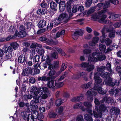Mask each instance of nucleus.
<instances>
[{"label": "nucleus", "instance_id": "nucleus-27", "mask_svg": "<svg viewBox=\"0 0 121 121\" xmlns=\"http://www.w3.org/2000/svg\"><path fill=\"white\" fill-rule=\"evenodd\" d=\"M99 38L98 37H94L92 39V41L89 43V45L91 46H93L95 45V44L97 43L98 41Z\"/></svg>", "mask_w": 121, "mask_h": 121}, {"label": "nucleus", "instance_id": "nucleus-60", "mask_svg": "<svg viewBox=\"0 0 121 121\" xmlns=\"http://www.w3.org/2000/svg\"><path fill=\"white\" fill-rule=\"evenodd\" d=\"M32 111H36L38 109V107L36 105H31Z\"/></svg>", "mask_w": 121, "mask_h": 121}, {"label": "nucleus", "instance_id": "nucleus-7", "mask_svg": "<svg viewBox=\"0 0 121 121\" xmlns=\"http://www.w3.org/2000/svg\"><path fill=\"white\" fill-rule=\"evenodd\" d=\"M105 69V66H100L98 67L97 68V73L101 77L107 78L110 76V74L107 72L103 71Z\"/></svg>", "mask_w": 121, "mask_h": 121}, {"label": "nucleus", "instance_id": "nucleus-31", "mask_svg": "<svg viewBox=\"0 0 121 121\" xmlns=\"http://www.w3.org/2000/svg\"><path fill=\"white\" fill-rule=\"evenodd\" d=\"M65 5L64 1H63L60 2L59 4V9L61 12H62L65 9Z\"/></svg>", "mask_w": 121, "mask_h": 121}, {"label": "nucleus", "instance_id": "nucleus-6", "mask_svg": "<svg viewBox=\"0 0 121 121\" xmlns=\"http://www.w3.org/2000/svg\"><path fill=\"white\" fill-rule=\"evenodd\" d=\"M39 92L40 93L39 95L42 99H46L48 97L49 94V90L46 87L42 86L39 88Z\"/></svg>", "mask_w": 121, "mask_h": 121}, {"label": "nucleus", "instance_id": "nucleus-12", "mask_svg": "<svg viewBox=\"0 0 121 121\" xmlns=\"http://www.w3.org/2000/svg\"><path fill=\"white\" fill-rule=\"evenodd\" d=\"M107 77L108 78V80L107 81L105 82V84L106 85H109L111 86H113L115 85L116 86H118L119 84V82H117V81L115 80L114 82H112V79L109 77Z\"/></svg>", "mask_w": 121, "mask_h": 121}, {"label": "nucleus", "instance_id": "nucleus-13", "mask_svg": "<svg viewBox=\"0 0 121 121\" xmlns=\"http://www.w3.org/2000/svg\"><path fill=\"white\" fill-rule=\"evenodd\" d=\"M39 40L40 41L46 43L48 45H51L56 43L53 40L47 39L45 37H40L39 39Z\"/></svg>", "mask_w": 121, "mask_h": 121}, {"label": "nucleus", "instance_id": "nucleus-63", "mask_svg": "<svg viewBox=\"0 0 121 121\" xmlns=\"http://www.w3.org/2000/svg\"><path fill=\"white\" fill-rule=\"evenodd\" d=\"M95 8L94 7H93L91 8L87 12V13L89 15L91 14V13H93L95 11Z\"/></svg>", "mask_w": 121, "mask_h": 121}, {"label": "nucleus", "instance_id": "nucleus-44", "mask_svg": "<svg viewBox=\"0 0 121 121\" xmlns=\"http://www.w3.org/2000/svg\"><path fill=\"white\" fill-rule=\"evenodd\" d=\"M49 79L50 78L49 77H47L46 76H43L42 77H39L38 80L39 81H47L49 80Z\"/></svg>", "mask_w": 121, "mask_h": 121}, {"label": "nucleus", "instance_id": "nucleus-20", "mask_svg": "<svg viewBox=\"0 0 121 121\" xmlns=\"http://www.w3.org/2000/svg\"><path fill=\"white\" fill-rule=\"evenodd\" d=\"M34 114H36V116H35V120H41L44 118L43 114L42 113H39L37 111H34Z\"/></svg>", "mask_w": 121, "mask_h": 121}, {"label": "nucleus", "instance_id": "nucleus-49", "mask_svg": "<svg viewBox=\"0 0 121 121\" xmlns=\"http://www.w3.org/2000/svg\"><path fill=\"white\" fill-rule=\"evenodd\" d=\"M104 41L106 45L108 46L109 45L112 43V40L109 38H107L105 39Z\"/></svg>", "mask_w": 121, "mask_h": 121}, {"label": "nucleus", "instance_id": "nucleus-3", "mask_svg": "<svg viewBox=\"0 0 121 121\" xmlns=\"http://www.w3.org/2000/svg\"><path fill=\"white\" fill-rule=\"evenodd\" d=\"M95 109L97 111L98 113L95 111H93V115L95 117L97 118L101 117L102 114L104 113V114H105L108 111L106 106L104 104H101L99 109L95 106Z\"/></svg>", "mask_w": 121, "mask_h": 121}, {"label": "nucleus", "instance_id": "nucleus-52", "mask_svg": "<svg viewBox=\"0 0 121 121\" xmlns=\"http://www.w3.org/2000/svg\"><path fill=\"white\" fill-rule=\"evenodd\" d=\"M64 85V83L61 82L58 83L56 82V88H59L62 87Z\"/></svg>", "mask_w": 121, "mask_h": 121}, {"label": "nucleus", "instance_id": "nucleus-9", "mask_svg": "<svg viewBox=\"0 0 121 121\" xmlns=\"http://www.w3.org/2000/svg\"><path fill=\"white\" fill-rule=\"evenodd\" d=\"M108 14L110 15L109 18L111 20L116 21L119 20L121 19V15L120 14H114L113 15V13L111 12H109L108 10Z\"/></svg>", "mask_w": 121, "mask_h": 121}, {"label": "nucleus", "instance_id": "nucleus-10", "mask_svg": "<svg viewBox=\"0 0 121 121\" xmlns=\"http://www.w3.org/2000/svg\"><path fill=\"white\" fill-rule=\"evenodd\" d=\"M59 17L63 22H67L71 17L69 15H68L66 12L61 14Z\"/></svg>", "mask_w": 121, "mask_h": 121}, {"label": "nucleus", "instance_id": "nucleus-8", "mask_svg": "<svg viewBox=\"0 0 121 121\" xmlns=\"http://www.w3.org/2000/svg\"><path fill=\"white\" fill-rule=\"evenodd\" d=\"M108 12V9H104L98 12L97 13L94 14L92 15V19L94 21H96L98 19H99L100 17H101L103 14L106 13Z\"/></svg>", "mask_w": 121, "mask_h": 121}, {"label": "nucleus", "instance_id": "nucleus-37", "mask_svg": "<svg viewBox=\"0 0 121 121\" xmlns=\"http://www.w3.org/2000/svg\"><path fill=\"white\" fill-rule=\"evenodd\" d=\"M56 72L54 69L51 70L48 73V75L49 76V78L54 79L55 77L54 76L56 74Z\"/></svg>", "mask_w": 121, "mask_h": 121}, {"label": "nucleus", "instance_id": "nucleus-29", "mask_svg": "<svg viewBox=\"0 0 121 121\" xmlns=\"http://www.w3.org/2000/svg\"><path fill=\"white\" fill-rule=\"evenodd\" d=\"M99 47L100 49L99 52L100 54L103 53L104 52V53L105 51L106 50V46L103 44H100L99 45Z\"/></svg>", "mask_w": 121, "mask_h": 121}, {"label": "nucleus", "instance_id": "nucleus-56", "mask_svg": "<svg viewBox=\"0 0 121 121\" xmlns=\"http://www.w3.org/2000/svg\"><path fill=\"white\" fill-rule=\"evenodd\" d=\"M32 97V95H24L23 98L25 100H26L28 99H31Z\"/></svg>", "mask_w": 121, "mask_h": 121}, {"label": "nucleus", "instance_id": "nucleus-26", "mask_svg": "<svg viewBox=\"0 0 121 121\" xmlns=\"http://www.w3.org/2000/svg\"><path fill=\"white\" fill-rule=\"evenodd\" d=\"M15 32H16L17 36V35L18 37L20 38L25 37L26 35V31H19L18 33H17V30H16Z\"/></svg>", "mask_w": 121, "mask_h": 121}, {"label": "nucleus", "instance_id": "nucleus-58", "mask_svg": "<svg viewBox=\"0 0 121 121\" xmlns=\"http://www.w3.org/2000/svg\"><path fill=\"white\" fill-rule=\"evenodd\" d=\"M51 56L53 58L56 59L58 58L57 53L56 52H54L51 54Z\"/></svg>", "mask_w": 121, "mask_h": 121}, {"label": "nucleus", "instance_id": "nucleus-30", "mask_svg": "<svg viewBox=\"0 0 121 121\" xmlns=\"http://www.w3.org/2000/svg\"><path fill=\"white\" fill-rule=\"evenodd\" d=\"M92 86V83L90 82L86 84H85L82 85V87L83 88H85L86 89H90Z\"/></svg>", "mask_w": 121, "mask_h": 121}, {"label": "nucleus", "instance_id": "nucleus-50", "mask_svg": "<svg viewBox=\"0 0 121 121\" xmlns=\"http://www.w3.org/2000/svg\"><path fill=\"white\" fill-rule=\"evenodd\" d=\"M76 121H84V120L82 116L81 115L77 116L76 118Z\"/></svg>", "mask_w": 121, "mask_h": 121}, {"label": "nucleus", "instance_id": "nucleus-35", "mask_svg": "<svg viewBox=\"0 0 121 121\" xmlns=\"http://www.w3.org/2000/svg\"><path fill=\"white\" fill-rule=\"evenodd\" d=\"M46 25V22L43 20H41L38 24V26L39 28L43 27L45 26Z\"/></svg>", "mask_w": 121, "mask_h": 121}, {"label": "nucleus", "instance_id": "nucleus-2", "mask_svg": "<svg viewBox=\"0 0 121 121\" xmlns=\"http://www.w3.org/2000/svg\"><path fill=\"white\" fill-rule=\"evenodd\" d=\"M83 52L84 55H86V56H89L88 57V63L83 62L81 64V66L84 70L88 71H90L93 70L95 68V66L94 65H90L89 64V63H90L91 61V60L89 61V57L93 58L92 56V57L90 56V53L91 52V51L89 49H85L83 50Z\"/></svg>", "mask_w": 121, "mask_h": 121}, {"label": "nucleus", "instance_id": "nucleus-39", "mask_svg": "<svg viewBox=\"0 0 121 121\" xmlns=\"http://www.w3.org/2000/svg\"><path fill=\"white\" fill-rule=\"evenodd\" d=\"M64 99H60L57 100L55 102L56 105L57 106H59L62 104L63 103L65 102Z\"/></svg>", "mask_w": 121, "mask_h": 121}, {"label": "nucleus", "instance_id": "nucleus-25", "mask_svg": "<svg viewBox=\"0 0 121 121\" xmlns=\"http://www.w3.org/2000/svg\"><path fill=\"white\" fill-rule=\"evenodd\" d=\"M115 90L116 91V93L115 94V96H117V94L119 92H121V89H120L119 88H116L115 89L113 88L111 89L109 91V93L111 94H113L115 92Z\"/></svg>", "mask_w": 121, "mask_h": 121}, {"label": "nucleus", "instance_id": "nucleus-47", "mask_svg": "<svg viewBox=\"0 0 121 121\" xmlns=\"http://www.w3.org/2000/svg\"><path fill=\"white\" fill-rule=\"evenodd\" d=\"M54 22L56 25H57L63 22L59 17L57 19H56L54 20Z\"/></svg>", "mask_w": 121, "mask_h": 121}, {"label": "nucleus", "instance_id": "nucleus-40", "mask_svg": "<svg viewBox=\"0 0 121 121\" xmlns=\"http://www.w3.org/2000/svg\"><path fill=\"white\" fill-rule=\"evenodd\" d=\"M82 105L85 106L87 108H90L92 107V105L91 102L87 101H85L83 103Z\"/></svg>", "mask_w": 121, "mask_h": 121}, {"label": "nucleus", "instance_id": "nucleus-17", "mask_svg": "<svg viewBox=\"0 0 121 121\" xmlns=\"http://www.w3.org/2000/svg\"><path fill=\"white\" fill-rule=\"evenodd\" d=\"M83 31L82 30H80L75 31L73 35V38L74 40L77 39L78 37V35L82 36L83 35Z\"/></svg>", "mask_w": 121, "mask_h": 121}, {"label": "nucleus", "instance_id": "nucleus-19", "mask_svg": "<svg viewBox=\"0 0 121 121\" xmlns=\"http://www.w3.org/2000/svg\"><path fill=\"white\" fill-rule=\"evenodd\" d=\"M27 57L25 56L24 55H20L18 58V62L21 64H25L27 60Z\"/></svg>", "mask_w": 121, "mask_h": 121}, {"label": "nucleus", "instance_id": "nucleus-43", "mask_svg": "<svg viewBox=\"0 0 121 121\" xmlns=\"http://www.w3.org/2000/svg\"><path fill=\"white\" fill-rule=\"evenodd\" d=\"M82 102L77 103L73 105V108L75 109L80 108L81 106H82Z\"/></svg>", "mask_w": 121, "mask_h": 121}, {"label": "nucleus", "instance_id": "nucleus-21", "mask_svg": "<svg viewBox=\"0 0 121 121\" xmlns=\"http://www.w3.org/2000/svg\"><path fill=\"white\" fill-rule=\"evenodd\" d=\"M83 98V94H81L80 96H78L73 98L71 99V101L73 102H79L82 100Z\"/></svg>", "mask_w": 121, "mask_h": 121}, {"label": "nucleus", "instance_id": "nucleus-42", "mask_svg": "<svg viewBox=\"0 0 121 121\" xmlns=\"http://www.w3.org/2000/svg\"><path fill=\"white\" fill-rule=\"evenodd\" d=\"M67 66V65L65 63H63L62 64L60 70L58 72L59 74H60L62 72L64 71Z\"/></svg>", "mask_w": 121, "mask_h": 121}, {"label": "nucleus", "instance_id": "nucleus-38", "mask_svg": "<svg viewBox=\"0 0 121 121\" xmlns=\"http://www.w3.org/2000/svg\"><path fill=\"white\" fill-rule=\"evenodd\" d=\"M44 52V51L43 49H41L39 50L38 53L40 56H42L41 59L43 61H44L46 59V58L43 56Z\"/></svg>", "mask_w": 121, "mask_h": 121}, {"label": "nucleus", "instance_id": "nucleus-16", "mask_svg": "<svg viewBox=\"0 0 121 121\" xmlns=\"http://www.w3.org/2000/svg\"><path fill=\"white\" fill-rule=\"evenodd\" d=\"M36 114H37L36 113ZM36 114H34V111H32L31 114H29L27 116V121H35V116H36Z\"/></svg>", "mask_w": 121, "mask_h": 121}, {"label": "nucleus", "instance_id": "nucleus-36", "mask_svg": "<svg viewBox=\"0 0 121 121\" xmlns=\"http://www.w3.org/2000/svg\"><path fill=\"white\" fill-rule=\"evenodd\" d=\"M67 12L68 13V14L70 15V17H72L73 16V13L71 11V5L70 4H67Z\"/></svg>", "mask_w": 121, "mask_h": 121}, {"label": "nucleus", "instance_id": "nucleus-61", "mask_svg": "<svg viewBox=\"0 0 121 121\" xmlns=\"http://www.w3.org/2000/svg\"><path fill=\"white\" fill-rule=\"evenodd\" d=\"M12 52H9L7 54L5 55V59H10L12 57Z\"/></svg>", "mask_w": 121, "mask_h": 121}, {"label": "nucleus", "instance_id": "nucleus-14", "mask_svg": "<svg viewBox=\"0 0 121 121\" xmlns=\"http://www.w3.org/2000/svg\"><path fill=\"white\" fill-rule=\"evenodd\" d=\"M87 111L88 113L90 114V115L87 114H85L84 116V119L87 121H92L91 117L92 115V110L88 109Z\"/></svg>", "mask_w": 121, "mask_h": 121}, {"label": "nucleus", "instance_id": "nucleus-55", "mask_svg": "<svg viewBox=\"0 0 121 121\" xmlns=\"http://www.w3.org/2000/svg\"><path fill=\"white\" fill-rule=\"evenodd\" d=\"M57 50L60 53L62 56H65L66 54L65 52L63 51L60 48H57Z\"/></svg>", "mask_w": 121, "mask_h": 121}, {"label": "nucleus", "instance_id": "nucleus-64", "mask_svg": "<svg viewBox=\"0 0 121 121\" xmlns=\"http://www.w3.org/2000/svg\"><path fill=\"white\" fill-rule=\"evenodd\" d=\"M116 71L118 72V73L119 76L121 77V68L119 66H118L116 68Z\"/></svg>", "mask_w": 121, "mask_h": 121}, {"label": "nucleus", "instance_id": "nucleus-45", "mask_svg": "<svg viewBox=\"0 0 121 121\" xmlns=\"http://www.w3.org/2000/svg\"><path fill=\"white\" fill-rule=\"evenodd\" d=\"M68 72H65L58 79V81H60L62 80L65 77L66 75L68 74Z\"/></svg>", "mask_w": 121, "mask_h": 121}, {"label": "nucleus", "instance_id": "nucleus-32", "mask_svg": "<svg viewBox=\"0 0 121 121\" xmlns=\"http://www.w3.org/2000/svg\"><path fill=\"white\" fill-rule=\"evenodd\" d=\"M2 49L4 53H7L8 52H12L11 48L9 46L7 47L6 45H4L2 48Z\"/></svg>", "mask_w": 121, "mask_h": 121}, {"label": "nucleus", "instance_id": "nucleus-1", "mask_svg": "<svg viewBox=\"0 0 121 121\" xmlns=\"http://www.w3.org/2000/svg\"><path fill=\"white\" fill-rule=\"evenodd\" d=\"M99 75L98 73H95L94 79L95 82L96 83L95 85L93 88L90 89L88 91L86 94V95L87 96H95L97 94L96 91L98 92L101 94H104L106 93L105 91L102 90L101 86L104 84V82L102 83H101L102 79L99 77Z\"/></svg>", "mask_w": 121, "mask_h": 121}, {"label": "nucleus", "instance_id": "nucleus-4", "mask_svg": "<svg viewBox=\"0 0 121 121\" xmlns=\"http://www.w3.org/2000/svg\"><path fill=\"white\" fill-rule=\"evenodd\" d=\"M100 53L99 52H94L92 53L93 58L89 57V61L91 60V62H97L98 61H101L105 60L106 59L105 55L104 54L100 55Z\"/></svg>", "mask_w": 121, "mask_h": 121}, {"label": "nucleus", "instance_id": "nucleus-24", "mask_svg": "<svg viewBox=\"0 0 121 121\" xmlns=\"http://www.w3.org/2000/svg\"><path fill=\"white\" fill-rule=\"evenodd\" d=\"M9 47L11 48L12 52L13 51V49L14 50H16L18 47L19 45L16 42H13L11 43L10 44Z\"/></svg>", "mask_w": 121, "mask_h": 121}, {"label": "nucleus", "instance_id": "nucleus-22", "mask_svg": "<svg viewBox=\"0 0 121 121\" xmlns=\"http://www.w3.org/2000/svg\"><path fill=\"white\" fill-rule=\"evenodd\" d=\"M47 86L50 88L53 89L56 88V82L53 80L49 82L47 84Z\"/></svg>", "mask_w": 121, "mask_h": 121}, {"label": "nucleus", "instance_id": "nucleus-46", "mask_svg": "<svg viewBox=\"0 0 121 121\" xmlns=\"http://www.w3.org/2000/svg\"><path fill=\"white\" fill-rule=\"evenodd\" d=\"M32 25V23L30 22H28L26 24H25L27 30L29 31L31 29Z\"/></svg>", "mask_w": 121, "mask_h": 121}, {"label": "nucleus", "instance_id": "nucleus-15", "mask_svg": "<svg viewBox=\"0 0 121 121\" xmlns=\"http://www.w3.org/2000/svg\"><path fill=\"white\" fill-rule=\"evenodd\" d=\"M32 73V68L30 67H27L24 70L22 73V75L24 76H27Z\"/></svg>", "mask_w": 121, "mask_h": 121}, {"label": "nucleus", "instance_id": "nucleus-34", "mask_svg": "<svg viewBox=\"0 0 121 121\" xmlns=\"http://www.w3.org/2000/svg\"><path fill=\"white\" fill-rule=\"evenodd\" d=\"M50 8L53 10L56 11L57 9V5L56 3L54 2H52L50 3Z\"/></svg>", "mask_w": 121, "mask_h": 121}, {"label": "nucleus", "instance_id": "nucleus-5", "mask_svg": "<svg viewBox=\"0 0 121 121\" xmlns=\"http://www.w3.org/2000/svg\"><path fill=\"white\" fill-rule=\"evenodd\" d=\"M37 47L41 48L42 47V46L40 44H38L35 43H32L31 44L30 48V51L31 53L29 57L30 59H32L34 55L35 49Z\"/></svg>", "mask_w": 121, "mask_h": 121}, {"label": "nucleus", "instance_id": "nucleus-48", "mask_svg": "<svg viewBox=\"0 0 121 121\" xmlns=\"http://www.w3.org/2000/svg\"><path fill=\"white\" fill-rule=\"evenodd\" d=\"M80 77L79 73H78L73 74V75L71 76V78L72 79H78Z\"/></svg>", "mask_w": 121, "mask_h": 121}, {"label": "nucleus", "instance_id": "nucleus-53", "mask_svg": "<svg viewBox=\"0 0 121 121\" xmlns=\"http://www.w3.org/2000/svg\"><path fill=\"white\" fill-rule=\"evenodd\" d=\"M56 115L57 114L56 113L51 112L49 113L48 114V116L50 118H55Z\"/></svg>", "mask_w": 121, "mask_h": 121}, {"label": "nucleus", "instance_id": "nucleus-54", "mask_svg": "<svg viewBox=\"0 0 121 121\" xmlns=\"http://www.w3.org/2000/svg\"><path fill=\"white\" fill-rule=\"evenodd\" d=\"M113 26L115 28H118L121 27V22H118L115 23Z\"/></svg>", "mask_w": 121, "mask_h": 121}, {"label": "nucleus", "instance_id": "nucleus-57", "mask_svg": "<svg viewBox=\"0 0 121 121\" xmlns=\"http://www.w3.org/2000/svg\"><path fill=\"white\" fill-rule=\"evenodd\" d=\"M110 3L109 1H107L105 3L103 4V8L104 9L108 8L109 7Z\"/></svg>", "mask_w": 121, "mask_h": 121}, {"label": "nucleus", "instance_id": "nucleus-62", "mask_svg": "<svg viewBox=\"0 0 121 121\" xmlns=\"http://www.w3.org/2000/svg\"><path fill=\"white\" fill-rule=\"evenodd\" d=\"M44 10L43 9H39L37 11V13L40 15L44 14Z\"/></svg>", "mask_w": 121, "mask_h": 121}, {"label": "nucleus", "instance_id": "nucleus-41", "mask_svg": "<svg viewBox=\"0 0 121 121\" xmlns=\"http://www.w3.org/2000/svg\"><path fill=\"white\" fill-rule=\"evenodd\" d=\"M39 95H35L33 97V98L34 99V103L35 104L39 103V99L40 98Z\"/></svg>", "mask_w": 121, "mask_h": 121}, {"label": "nucleus", "instance_id": "nucleus-51", "mask_svg": "<svg viewBox=\"0 0 121 121\" xmlns=\"http://www.w3.org/2000/svg\"><path fill=\"white\" fill-rule=\"evenodd\" d=\"M17 36V34L16 32H15V33L14 35L12 36L11 35H10L7 37L6 39V41H9L12 39V38H15Z\"/></svg>", "mask_w": 121, "mask_h": 121}, {"label": "nucleus", "instance_id": "nucleus-11", "mask_svg": "<svg viewBox=\"0 0 121 121\" xmlns=\"http://www.w3.org/2000/svg\"><path fill=\"white\" fill-rule=\"evenodd\" d=\"M102 102L107 103L111 104H113L115 102L114 100L108 97V95H105L103 97Z\"/></svg>", "mask_w": 121, "mask_h": 121}, {"label": "nucleus", "instance_id": "nucleus-28", "mask_svg": "<svg viewBox=\"0 0 121 121\" xmlns=\"http://www.w3.org/2000/svg\"><path fill=\"white\" fill-rule=\"evenodd\" d=\"M107 31L108 32H110L109 34V36L110 38H112L115 37V32L113 30V29H108L107 30Z\"/></svg>", "mask_w": 121, "mask_h": 121}, {"label": "nucleus", "instance_id": "nucleus-33", "mask_svg": "<svg viewBox=\"0 0 121 121\" xmlns=\"http://www.w3.org/2000/svg\"><path fill=\"white\" fill-rule=\"evenodd\" d=\"M39 88H37L35 87H32L31 90V92L34 93L35 95H38L39 93Z\"/></svg>", "mask_w": 121, "mask_h": 121}, {"label": "nucleus", "instance_id": "nucleus-59", "mask_svg": "<svg viewBox=\"0 0 121 121\" xmlns=\"http://www.w3.org/2000/svg\"><path fill=\"white\" fill-rule=\"evenodd\" d=\"M26 27L25 24L20 25L19 28V31H25Z\"/></svg>", "mask_w": 121, "mask_h": 121}, {"label": "nucleus", "instance_id": "nucleus-18", "mask_svg": "<svg viewBox=\"0 0 121 121\" xmlns=\"http://www.w3.org/2000/svg\"><path fill=\"white\" fill-rule=\"evenodd\" d=\"M107 17V15L105 14H103V16H102L101 18L98 20V22L101 23H104L106 24H108L110 22V21L108 20H105V19Z\"/></svg>", "mask_w": 121, "mask_h": 121}, {"label": "nucleus", "instance_id": "nucleus-23", "mask_svg": "<svg viewBox=\"0 0 121 121\" xmlns=\"http://www.w3.org/2000/svg\"><path fill=\"white\" fill-rule=\"evenodd\" d=\"M110 112L112 115H118L120 113V110L117 108L114 107L110 109Z\"/></svg>", "mask_w": 121, "mask_h": 121}]
</instances>
